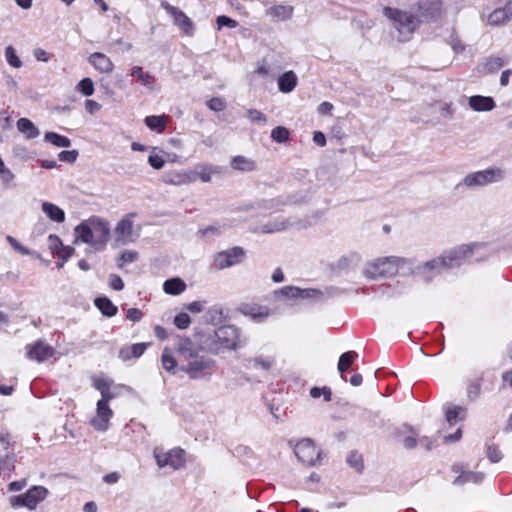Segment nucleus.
<instances>
[{
	"label": "nucleus",
	"mask_w": 512,
	"mask_h": 512,
	"mask_svg": "<svg viewBox=\"0 0 512 512\" xmlns=\"http://www.w3.org/2000/svg\"><path fill=\"white\" fill-rule=\"evenodd\" d=\"M239 332L235 326L224 325L201 337V349L210 354H220L238 347Z\"/></svg>",
	"instance_id": "obj_1"
},
{
	"label": "nucleus",
	"mask_w": 512,
	"mask_h": 512,
	"mask_svg": "<svg viewBox=\"0 0 512 512\" xmlns=\"http://www.w3.org/2000/svg\"><path fill=\"white\" fill-rule=\"evenodd\" d=\"M383 14L388 18L393 28L397 31V37L400 42L409 41L421 25L420 20L414 11V7L412 6L409 10L384 7Z\"/></svg>",
	"instance_id": "obj_2"
},
{
	"label": "nucleus",
	"mask_w": 512,
	"mask_h": 512,
	"mask_svg": "<svg viewBox=\"0 0 512 512\" xmlns=\"http://www.w3.org/2000/svg\"><path fill=\"white\" fill-rule=\"evenodd\" d=\"M413 261L408 258L389 256L378 258L368 263L364 268V275L370 279H377L379 277H391L396 275L400 269H411Z\"/></svg>",
	"instance_id": "obj_3"
},
{
	"label": "nucleus",
	"mask_w": 512,
	"mask_h": 512,
	"mask_svg": "<svg viewBox=\"0 0 512 512\" xmlns=\"http://www.w3.org/2000/svg\"><path fill=\"white\" fill-rule=\"evenodd\" d=\"M505 178V172L501 168L491 167L467 174L457 185L456 189L465 187L468 189L483 187L497 183Z\"/></svg>",
	"instance_id": "obj_4"
},
{
	"label": "nucleus",
	"mask_w": 512,
	"mask_h": 512,
	"mask_svg": "<svg viewBox=\"0 0 512 512\" xmlns=\"http://www.w3.org/2000/svg\"><path fill=\"white\" fill-rule=\"evenodd\" d=\"M482 249H484V245L481 243H469L445 250L442 254L447 268L452 269L465 264Z\"/></svg>",
	"instance_id": "obj_5"
},
{
	"label": "nucleus",
	"mask_w": 512,
	"mask_h": 512,
	"mask_svg": "<svg viewBox=\"0 0 512 512\" xmlns=\"http://www.w3.org/2000/svg\"><path fill=\"white\" fill-rule=\"evenodd\" d=\"M412 7L421 24L437 22L444 14L441 0H418Z\"/></svg>",
	"instance_id": "obj_6"
},
{
	"label": "nucleus",
	"mask_w": 512,
	"mask_h": 512,
	"mask_svg": "<svg viewBox=\"0 0 512 512\" xmlns=\"http://www.w3.org/2000/svg\"><path fill=\"white\" fill-rule=\"evenodd\" d=\"M49 491L44 486H32L26 493L10 498L12 507H26L29 510L36 509L37 505L46 499Z\"/></svg>",
	"instance_id": "obj_7"
},
{
	"label": "nucleus",
	"mask_w": 512,
	"mask_h": 512,
	"mask_svg": "<svg viewBox=\"0 0 512 512\" xmlns=\"http://www.w3.org/2000/svg\"><path fill=\"white\" fill-rule=\"evenodd\" d=\"M185 452L180 448H173L164 451L162 448L156 447L153 450V456L159 468L170 467L174 470L180 469L185 464Z\"/></svg>",
	"instance_id": "obj_8"
},
{
	"label": "nucleus",
	"mask_w": 512,
	"mask_h": 512,
	"mask_svg": "<svg viewBox=\"0 0 512 512\" xmlns=\"http://www.w3.org/2000/svg\"><path fill=\"white\" fill-rule=\"evenodd\" d=\"M215 365V361L207 356L198 355L191 358L187 364L180 366L179 370L188 374L190 379H202Z\"/></svg>",
	"instance_id": "obj_9"
},
{
	"label": "nucleus",
	"mask_w": 512,
	"mask_h": 512,
	"mask_svg": "<svg viewBox=\"0 0 512 512\" xmlns=\"http://www.w3.org/2000/svg\"><path fill=\"white\" fill-rule=\"evenodd\" d=\"M297 459L305 465L314 466L320 461V451L310 439L299 441L294 449Z\"/></svg>",
	"instance_id": "obj_10"
},
{
	"label": "nucleus",
	"mask_w": 512,
	"mask_h": 512,
	"mask_svg": "<svg viewBox=\"0 0 512 512\" xmlns=\"http://www.w3.org/2000/svg\"><path fill=\"white\" fill-rule=\"evenodd\" d=\"M245 251L241 247H233L231 249L218 252L214 256V265L218 270H223L239 264L243 261Z\"/></svg>",
	"instance_id": "obj_11"
},
{
	"label": "nucleus",
	"mask_w": 512,
	"mask_h": 512,
	"mask_svg": "<svg viewBox=\"0 0 512 512\" xmlns=\"http://www.w3.org/2000/svg\"><path fill=\"white\" fill-rule=\"evenodd\" d=\"M161 7L173 18L174 24L177 25L187 36L194 34V24L192 20L178 7L170 5L164 1Z\"/></svg>",
	"instance_id": "obj_12"
},
{
	"label": "nucleus",
	"mask_w": 512,
	"mask_h": 512,
	"mask_svg": "<svg viewBox=\"0 0 512 512\" xmlns=\"http://www.w3.org/2000/svg\"><path fill=\"white\" fill-rule=\"evenodd\" d=\"M134 214H128L122 218L115 227V240L121 245L134 242L138 235L133 230Z\"/></svg>",
	"instance_id": "obj_13"
},
{
	"label": "nucleus",
	"mask_w": 512,
	"mask_h": 512,
	"mask_svg": "<svg viewBox=\"0 0 512 512\" xmlns=\"http://www.w3.org/2000/svg\"><path fill=\"white\" fill-rule=\"evenodd\" d=\"M99 248H103L110 237V224L103 218L92 216L87 220Z\"/></svg>",
	"instance_id": "obj_14"
},
{
	"label": "nucleus",
	"mask_w": 512,
	"mask_h": 512,
	"mask_svg": "<svg viewBox=\"0 0 512 512\" xmlns=\"http://www.w3.org/2000/svg\"><path fill=\"white\" fill-rule=\"evenodd\" d=\"M55 353L56 351L52 346L41 340L26 346L27 358L38 363H42L48 360L49 358L53 357Z\"/></svg>",
	"instance_id": "obj_15"
},
{
	"label": "nucleus",
	"mask_w": 512,
	"mask_h": 512,
	"mask_svg": "<svg viewBox=\"0 0 512 512\" xmlns=\"http://www.w3.org/2000/svg\"><path fill=\"white\" fill-rule=\"evenodd\" d=\"M452 471L459 473V475L452 482L454 486L461 487L468 483L480 484L484 479L483 473L463 470L461 465H453Z\"/></svg>",
	"instance_id": "obj_16"
},
{
	"label": "nucleus",
	"mask_w": 512,
	"mask_h": 512,
	"mask_svg": "<svg viewBox=\"0 0 512 512\" xmlns=\"http://www.w3.org/2000/svg\"><path fill=\"white\" fill-rule=\"evenodd\" d=\"M441 270H448L443 254L417 267V273L428 281L433 277V273H439Z\"/></svg>",
	"instance_id": "obj_17"
},
{
	"label": "nucleus",
	"mask_w": 512,
	"mask_h": 512,
	"mask_svg": "<svg viewBox=\"0 0 512 512\" xmlns=\"http://www.w3.org/2000/svg\"><path fill=\"white\" fill-rule=\"evenodd\" d=\"M295 224V221L279 217L273 220H269L254 231L263 234L279 233L290 229L291 227L295 226Z\"/></svg>",
	"instance_id": "obj_18"
},
{
	"label": "nucleus",
	"mask_w": 512,
	"mask_h": 512,
	"mask_svg": "<svg viewBox=\"0 0 512 512\" xmlns=\"http://www.w3.org/2000/svg\"><path fill=\"white\" fill-rule=\"evenodd\" d=\"M113 412L105 401L97 402V415L91 420V424L99 431H105Z\"/></svg>",
	"instance_id": "obj_19"
},
{
	"label": "nucleus",
	"mask_w": 512,
	"mask_h": 512,
	"mask_svg": "<svg viewBox=\"0 0 512 512\" xmlns=\"http://www.w3.org/2000/svg\"><path fill=\"white\" fill-rule=\"evenodd\" d=\"M163 181L175 186L188 185L195 181V173L185 170L171 171L163 175Z\"/></svg>",
	"instance_id": "obj_20"
},
{
	"label": "nucleus",
	"mask_w": 512,
	"mask_h": 512,
	"mask_svg": "<svg viewBox=\"0 0 512 512\" xmlns=\"http://www.w3.org/2000/svg\"><path fill=\"white\" fill-rule=\"evenodd\" d=\"M239 311L245 315L250 317L255 322H263L270 315V310L266 306H260L256 304H242L239 307Z\"/></svg>",
	"instance_id": "obj_21"
},
{
	"label": "nucleus",
	"mask_w": 512,
	"mask_h": 512,
	"mask_svg": "<svg viewBox=\"0 0 512 512\" xmlns=\"http://www.w3.org/2000/svg\"><path fill=\"white\" fill-rule=\"evenodd\" d=\"M89 63L101 73L109 74L114 69V64L109 57L100 52L92 53L89 56Z\"/></svg>",
	"instance_id": "obj_22"
},
{
	"label": "nucleus",
	"mask_w": 512,
	"mask_h": 512,
	"mask_svg": "<svg viewBox=\"0 0 512 512\" xmlns=\"http://www.w3.org/2000/svg\"><path fill=\"white\" fill-rule=\"evenodd\" d=\"M512 19V1L504 7L497 8L490 13L488 21L491 25H501Z\"/></svg>",
	"instance_id": "obj_23"
},
{
	"label": "nucleus",
	"mask_w": 512,
	"mask_h": 512,
	"mask_svg": "<svg viewBox=\"0 0 512 512\" xmlns=\"http://www.w3.org/2000/svg\"><path fill=\"white\" fill-rule=\"evenodd\" d=\"M201 349V342L199 343V346H195L194 343L188 339H181L178 344V352L180 357L185 360L186 362L190 361L191 358H195L199 355V351Z\"/></svg>",
	"instance_id": "obj_24"
},
{
	"label": "nucleus",
	"mask_w": 512,
	"mask_h": 512,
	"mask_svg": "<svg viewBox=\"0 0 512 512\" xmlns=\"http://www.w3.org/2000/svg\"><path fill=\"white\" fill-rule=\"evenodd\" d=\"M469 107L477 112L491 111L495 107V101L492 97L474 95L468 99Z\"/></svg>",
	"instance_id": "obj_25"
},
{
	"label": "nucleus",
	"mask_w": 512,
	"mask_h": 512,
	"mask_svg": "<svg viewBox=\"0 0 512 512\" xmlns=\"http://www.w3.org/2000/svg\"><path fill=\"white\" fill-rule=\"evenodd\" d=\"M396 436L402 437L403 447L408 450L414 449L418 444L417 433L410 426H404L403 429H398Z\"/></svg>",
	"instance_id": "obj_26"
},
{
	"label": "nucleus",
	"mask_w": 512,
	"mask_h": 512,
	"mask_svg": "<svg viewBox=\"0 0 512 512\" xmlns=\"http://www.w3.org/2000/svg\"><path fill=\"white\" fill-rule=\"evenodd\" d=\"M42 211L46 214V216L56 223H63L65 221V212L59 206L44 201L42 202Z\"/></svg>",
	"instance_id": "obj_27"
},
{
	"label": "nucleus",
	"mask_w": 512,
	"mask_h": 512,
	"mask_svg": "<svg viewBox=\"0 0 512 512\" xmlns=\"http://www.w3.org/2000/svg\"><path fill=\"white\" fill-rule=\"evenodd\" d=\"M146 348L147 345L145 343H137L131 346L123 347L119 351V358L122 361H128L131 360L132 358H138L144 353Z\"/></svg>",
	"instance_id": "obj_28"
},
{
	"label": "nucleus",
	"mask_w": 512,
	"mask_h": 512,
	"mask_svg": "<svg viewBox=\"0 0 512 512\" xmlns=\"http://www.w3.org/2000/svg\"><path fill=\"white\" fill-rule=\"evenodd\" d=\"M298 79L293 71H287L278 78V88L283 93H290L297 85Z\"/></svg>",
	"instance_id": "obj_29"
},
{
	"label": "nucleus",
	"mask_w": 512,
	"mask_h": 512,
	"mask_svg": "<svg viewBox=\"0 0 512 512\" xmlns=\"http://www.w3.org/2000/svg\"><path fill=\"white\" fill-rule=\"evenodd\" d=\"M266 14L275 20H287L292 17L293 7L289 5H275L268 8Z\"/></svg>",
	"instance_id": "obj_30"
},
{
	"label": "nucleus",
	"mask_w": 512,
	"mask_h": 512,
	"mask_svg": "<svg viewBox=\"0 0 512 512\" xmlns=\"http://www.w3.org/2000/svg\"><path fill=\"white\" fill-rule=\"evenodd\" d=\"M222 169L219 166L212 165H198L195 170L191 171L195 173V180L200 178V180L204 183H208L211 181L212 174L221 173Z\"/></svg>",
	"instance_id": "obj_31"
},
{
	"label": "nucleus",
	"mask_w": 512,
	"mask_h": 512,
	"mask_svg": "<svg viewBox=\"0 0 512 512\" xmlns=\"http://www.w3.org/2000/svg\"><path fill=\"white\" fill-rule=\"evenodd\" d=\"M75 232L77 233L78 238L82 242L90 244L93 247H95L96 249H100L98 244H96V240L93 236L92 230L87 221L82 222L80 225H78L75 228Z\"/></svg>",
	"instance_id": "obj_32"
},
{
	"label": "nucleus",
	"mask_w": 512,
	"mask_h": 512,
	"mask_svg": "<svg viewBox=\"0 0 512 512\" xmlns=\"http://www.w3.org/2000/svg\"><path fill=\"white\" fill-rule=\"evenodd\" d=\"M466 413V408L456 405H448L445 409L446 420L450 425L455 424L457 421L464 420Z\"/></svg>",
	"instance_id": "obj_33"
},
{
	"label": "nucleus",
	"mask_w": 512,
	"mask_h": 512,
	"mask_svg": "<svg viewBox=\"0 0 512 512\" xmlns=\"http://www.w3.org/2000/svg\"><path fill=\"white\" fill-rule=\"evenodd\" d=\"M17 129L24 134L27 139H34L39 135V129L32 121L27 118H20L17 121Z\"/></svg>",
	"instance_id": "obj_34"
},
{
	"label": "nucleus",
	"mask_w": 512,
	"mask_h": 512,
	"mask_svg": "<svg viewBox=\"0 0 512 512\" xmlns=\"http://www.w3.org/2000/svg\"><path fill=\"white\" fill-rule=\"evenodd\" d=\"M94 304L101 311V313L107 317H113L117 314V306H115L112 301L105 296L97 297L94 300Z\"/></svg>",
	"instance_id": "obj_35"
},
{
	"label": "nucleus",
	"mask_w": 512,
	"mask_h": 512,
	"mask_svg": "<svg viewBox=\"0 0 512 512\" xmlns=\"http://www.w3.org/2000/svg\"><path fill=\"white\" fill-rule=\"evenodd\" d=\"M186 289L185 282L180 278H171L164 282L163 290L169 295H179Z\"/></svg>",
	"instance_id": "obj_36"
},
{
	"label": "nucleus",
	"mask_w": 512,
	"mask_h": 512,
	"mask_svg": "<svg viewBox=\"0 0 512 512\" xmlns=\"http://www.w3.org/2000/svg\"><path fill=\"white\" fill-rule=\"evenodd\" d=\"M361 261V257L356 252H351L349 254L343 255L337 261V268L340 270H347L353 267H356Z\"/></svg>",
	"instance_id": "obj_37"
},
{
	"label": "nucleus",
	"mask_w": 512,
	"mask_h": 512,
	"mask_svg": "<svg viewBox=\"0 0 512 512\" xmlns=\"http://www.w3.org/2000/svg\"><path fill=\"white\" fill-rule=\"evenodd\" d=\"M44 140L56 147L68 148L71 146V140L68 137L55 132H46L44 135Z\"/></svg>",
	"instance_id": "obj_38"
},
{
	"label": "nucleus",
	"mask_w": 512,
	"mask_h": 512,
	"mask_svg": "<svg viewBox=\"0 0 512 512\" xmlns=\"http://www.w3.org/2000/svg\"><path fill=\"white\" fill-rule=\"evenodd\" d=\"M166 119L167 118L164 115H159V116L152 115V116H147L144 119V122H145L146 126L148 128H150L151 130H154L156 132H162L166 126Z\"/></svg>",
	"instance_id": "obj_39"
},
{
	"label": "nucleus",
	"mask_w": 512,
	"mask_h": 512,
	"mask_svg": "<svg viewBox=\"0 0 512 512\" xmlns=\"http://www.w3.org/2000/svg\"><path fill=\"white\" fill-rule=\"evenodd\" d=\"M357 357L358 354L355 351H348L340 356L338 361V370L341 373V375H343L344 372L349 369V367L352 365V363ZM342 378H344V376H342Z\"/></svg>",
	"instance_id": "obj_40"
},
{
	"label": "nucleus",
	"mask_w": 512,
	"mask_h": 512,
	"mask_svg": "<svg viewBox=\"0 0 512 512\" xmlns=\"http://www.w3.org/2000/svg\"><path fill=\"white\" fill-rule=\"evenodd\" d=\"M231 166L241 171H251L254 169V163L244 156H235L231 160Z\"/></svg>",
	"instance_id": "obj_41"
},
{
	"label": "nucleus",
	"mask_w": 512,
	"mask_h": 512,
	"mask_svg": "<svg viewBox=\"0 0 512 512\" xmlns=\"http://www.w3.org/2000/svg\"><path fill=\"white\" fill-rule=\"evenodd\" d=\"M163 368L169 372L175 373L177 362L168 348H165L161 355Z\"/></svg>",
	"instance_id": "obj_42"
},
{
	"label": "nucleus",
	"mask_w": 512,
	"mask_h": 512,
	"mask_svg": "<svg viewBox=\"0 0 512 512\" xmlns=\"http://www.w3.org/2000/svg\"><path fill=\"white\" fill-rule=\"evenodd\" d=\"M346 461L349 466L354 468L358 473L362 472L364 467L363 459L361 454H359L357 451H350Z\"/></svg>",
	"instance_id": "obj_43"
},
{
	"label": "nucleus",
	"mask_w": 512,
	"mask_h": 512,
	"mask_svg": "<svg viewBox=\"0 0 512 512\" xmlns=\"http://www.w3.org/2000/svg\"><path fill=\"white\" fill-rule=\"evenodd\" d=\"M131 75L136 76L146 87H152L153 77L149 73L143 72L141 67L134 66L131 70Z\"/></svg>",
	"instance_id": "obj_44"
},
{
	"label": "nucleus",
	"mask_w": 512,
	"mask_h": 512,
	"mask_svg": "<svg viewBox=\"0 0 512 512\" xmlns=\"http://www.w3.org/2000/svg\"><path fill=\"white\" fill-rule=\"evenodd\" d=\"M289 201L284 200L282 197L276 199L263 200L261 207L267 210L278 211L282 206L286 205Z\"/></svg>",
	"instance_id": "obj_45"
},
{
	"label": "nucleus",
	"mask_w": 512,
	"mask_h": 512,
	"mask_svg": "<svg viewBox=\"0 0 512 512\" xmlns=\"http://www.w3.org/2000/svg\"><path fill=\"white\" fill-rule=\"evenodd\" d=\"M271 138L277 143H285L289 139V131L283 126H278L271 131Z\"/></svg>",
	"instance_id": "obj_46"
},
{
	"label": "nucleus",
	"mask_w": 512,
	"mask_h": 512,
	"mask_svg": "<svg viewBox=\"0 0 512 512\" xmlns=\"http://www.w3.org/2000/svg\"><path fill=\"white\" fill-rule=\"evenodd\" d=\"M6 61L14 68H21L22 61L17 56L15 49L12 46H7L5 49Z\"/></svg>",
	"instance_id": "obj_47"
},
{
	"label": "nucleus",
	"mask_w": 512,
	"mask_h": 512,
	"mask_svg": "<svg viewBox=\"0 0 512 512\" xmlns=\"http://www.w3.org/2000/svg\"><path fill=\"white\" fill-rule=\"evenodd\" d=\"M249 362L252 363L254 368H260L265 371H268L271 369V367L274 364V358H272V357H267V358L255 357V358L251 359Z\"/></svg>",
	"instance_id": "obj_48"
},
{
	"label": "nucleus",
	"mask_w": 512,
	"mask_h": 512,
	"mask_svg": "<svg viewBox=\"0 0 512 512\" xmlns=\"http://www.w3.org/2000/svg\"><path fill=\"white\" fill-rule=\"evenodd\" d=\"M310 396L312 398H319L320 396H323L324 400L326 402H329L331 400L332 392L331 389L324 386V387H312L310 389Z\"/></svg>",
	"instance_id": "obj_49"
},
{
	"label": "nucleus",
	"mask_w": 512,
	"mask_h": 512,
	"mask_svg": "<svg viewBox=\"0 0 512 512\" xmlns=\"http://www.w3.org/2000/svg\"><path fill=\"white\" fill-rule=\"evenodd\" d=\"M77 89L85 96H91L94 93V84L90 78L82 79L78 85Z\"/></svg>",
	"instance_id": "obj_50"
},
{
	"label": "nucleus",
	"mask_w": 512,
	"mask_h": 512,
	"mask_svg": "<svg viewBox=\"0 0 512 512\" xmlns=\"http://www.w3.org/2000/svg\"><path fill=\"white\" fill-rule=\"evenodd\" d=\"M207 321L211 323L221 322L223 319V311L220 307L214 306L208 309L206 312Z\"/></svg>",
	"instance_id": "obj_51"
},
{
	"label": "nucleus",
	"mask_w": 512,
	"mask_h": 512,
	"mask_svg": "<svg viewBox=\"0 0 512 512\" xmlns=\"http://www.w3.org/2000/svg\"><path fill=\"white\" fill-rule=\"evenodd\" d=\"M191 323L190 316L187 313H179L174 318V324L179 329H186Z\"/></svg>",
	"instance_id": "obj_52"
},
{
	"label": "nucleus",
	"mask_w": 512,
	"mask_h": 512,
	"mask_svg": "<svg viewBox=\"0 0 512 512\" xmlns=\"http://www.w3.org/2000/svg\"><path fill=\"white\" fill-rule=\"evenodd\" d=\"M6 240L16 252H18L22 255H30L31 254V251L28 248H26L25 246H23L21 243H19L14 237L8 235L6 237Z\"/></svg>",
	"instance_id": "obj_53"
},
{
	"label": "nucleus",
	"mask_w": 512,
	"mask_h": 512,
	"mask_svg": "<svg viewBox=\"0 0 512 512\" xmlns=\"http://www.w3.org/2000/svg\"><path fill=\"white\" fill-rule=\"evenodd\" d=\"M487 457L492 463H497L502 459V453L496 445L487 446Z\"/></svg>",
	"instance_id": "obj_54"
},
{
	"label": "nucleus",
	"mask_w": 512,
	"mask_h": 512,
	"mask_svg": "<svg viewBox=\"0 0 512 512\" xmlns=\"http://www.w3.org/2000/svg\"><path fill=\"white\" fill-rule=\"evenodd\" d=\"M78 157L77 150H65L58 154V159L62 162L74 163Z\"/></svg>",
	"instance_id": "obj_55"
},
{
	"label": "nucleus",
	"mask_w": 512,
	"mask_h": 512,
	"mask_svg": "<svg viewBox=\"0 0 512 512\" xmlns=\"http://www.w3.org/2000/svg\"><path fill=\"white\" fill-rule=\"evenodd\" d=\"M207 106L212 111L220 112L226 108V103L223 99L214 97L207 102Z\"/></svg>",
	"instance_id": "obj_56"
},
{
	"label": "nucleus",
	"mask_w": 512,
	"mask_h": 512,
	"mask_svg": "<svg viewBox=\"0 0 512 512\" xmlns=\"http://www.w3.org/2000/svg\"><path fill=\"white\" fill-rule=\"evenodd\" d=\"M48 246L52 252L58 253L64 245L57 235L51 234L48 236Z\"/></svg>",
	"instance_id": "obj_57"
},
{
	"label": "nucleus",
	"mask_w": 512,
	"mask_h": 512,
	"mask_svg": "<svg viewBox=\"0 0 512 512\" xmlns=\"http://www.w3.org/2000/svg\"><path fill=\"white\" fill-rule=\"evenodd\" d=\"M481 392V384L479 382L471 383L467 388V397L470 401L476 400Z\"/></svg>",
	"instance_id": "obj_58"
},
{
	"label": "nucleus",
	"mask_w": 512,
	"mask_h": 512,
	"mask_svg": "<svg viewBox=\"0 0 512 512\" xmlns=\"http://www.w3.org/2000/svg\"><path fill=\"white\" fill-rule=\"evenodd\" d=\"M247 117L252 122L266 123L267 121V117L257 109H249L247 112Z\"/></svg>",
	"instance_id": "obj_59"
},
{
	"label": "nucleus",
	"mask_w": 512,
	"mask_h": 512,
	"mask_svg": "<svg viewBox=\"0 0 512 512\" xmlns=\"http://www.w3.org/2000/svg\"><path fill=\"white\" fill-rule=\"evenodd\" d=\"M455 113L452 102H444L440 108V114L445 119H451Z\"/></svg>",
	"instance_id": "obj_60"
},
{
	"label": "nucleus",
	"mask_w": 512,
	"mask_h": 512,
	"mask_svg": "<svg viewBox=\"0 0 512 512\" xmlns=\"http://www.w3.org/2000/svg\"><path fill=\"white\" fill-rule=\"evenodd\" d=\"M148 163L153 167L154 169H162L165 165V160L156 154H151L148 157Z\"/></svg>",
	"instance_id": "obj_61"
},
{
	"label": "nucleus",
	"mask_w": 512,
	"mask_h": 512,
	"mask_svg": "<svg viewBox=\"0 0 512 512\" xmlns=\"http://www.w3.org/2000/svg\"><path fill=\"white\" fill-rule=\"evenodd\" d=\"M109 286L116 291H121L124 288L123 280L116 274L109 276Z\"/></svg>",
	"instance_id": "obj_62"
},
{
	"label": "nucleus",
	"mask_w": 512,
	"mask_h": 512,
	"mask_svg": "<svg viewBox=\"0 0 512 512\" xmlns=\"http://www.w3.org/2000/svg\"><path fill=\"white\" fill-rule=\"evenodd\" d=\"M280 293L289 298H298V295H301V289L294 286H285L281 288Z\"/></svg>",
	"instance_id": "obj_63"
},
{
	"label": "nucleus",
	"mask_w": 512,
	"mask_h": 512,
	"mask_svg": "<svg viewBox=\"0 0 512 512\" xmlns=\"http://www.w3.org/2000/svg\"><path fill=\"white\" fill-rule=\"evenodd\" d=\"M0 177H1V180L8 184L10 182H12L15 178V175L13 174V172L7 168L5 165L2 167V169H0Z\"/></svg>",
	"instance_id": "obj_64"
}]
</instances>
